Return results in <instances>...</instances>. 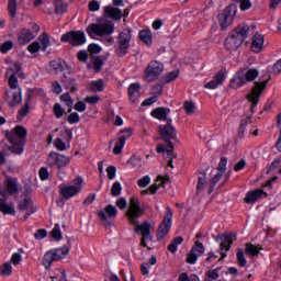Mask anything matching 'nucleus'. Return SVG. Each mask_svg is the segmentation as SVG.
<instances>
[{
  "mask_svg": "<svg viewBox=\"0 0 281 281\" xmlns=\"http://www.w3.org/2000/svg\"><path fill=\"white\" fill-rule=\"evenodd\" d=\"M142 214H144V210L139 204V200L135 196L131 198L126 216L131 225H134L135 234H138V236H142V239H140L142 246L148 247L147 243H150V240H153V235L150 234V229H153V226L148 222H144L139 224L137 218H139Z\"/></svg>",
  "mask_w": 281,
  "mask_h": 281,
  "instance_id": "1",
  "label": "nucleus"
},
{
  "mask_svg": "<svg viewBox=\"0 0 281 281\" xmlns=\"http://www.w3.org/2000/svg\"><path fill=\"white\" fill-rule=\"evenodd\" d=\"M87 32L91 38H95V36H105L103 38V43L109 46L115 43V38L111 36L113 32H115V24L113 22H100L90 24L87 27Z\"/></svg>",
  "mask_w": 281,
  "mask_h": 281,
  "instance_id": "2",
  "label": "nucleus"
},
{
  "mask_svg": "<svg viewBox=\"0 0 281 281\" xmlns=\"http://www.w3.org/2000/svg\"><path fill=\"white\" fill-rule=\"evenodd\" d=\"M5 137L9 142V150L13 155H23V144H25V137H27V130L25 127L18 125L10 132H7Z\"/></svg>",
  "mask_w": 281,
  "mask_h": 281,
  "instance_id": "3",
  "label": "nucleus"
},
{
  "mask_svg": "<svg viewBox=\"0 0 281 281\" xmlns=\"http://www.w3.org/2000/svg\"><path fill=\"white\" fill-rule=\"evenodd\" d=\"M249 36V25H239L237 26L233 33L225 41V48L229 52H235L238 49L243 43H245V38Z\"/></svg>",
  "mask_w": 281,
  "mask_h": 281,
  "instance_id": "4",
  "label": "nucleus"
},
{
  "mask_svg": "<svg viewBox=\"0 0 281 281\" xmlns=\"http://www.w3.org/2000/svg\"><path fill=\"white\" fill-rule=\"evenodd\" d=\"M82 188H85V179L77 177L70 184H60L59 194H61L63 199L69 201V199L78 196V194L82 192Z\"/></svg>",
  "mask_w": 281,
  "mask_h": 281,
  "instance_id": "5",
  "label": "nucleus"
},
{
  "mask_svg": "<svg viewBox=\"0 0 281 281\" xmlns=\"http://www.w3.org/2000/svg\"><path fill=\"white\" fill-rule=\"evenodd\" d=\"M259 76V72L256 68H250L248 70H241L237 72L231 80V87L233 89H240L247 82L256 80V77Z\"/></svg>",
  "mask_w": 281,
  "mask_h": 281,
  "instance_id": "6",
  "label": "nucleus"
},
{
  "mask_svg": "<svg viewBox=\"0 0 281 281\" xmlns=\"http://www.w3.org/2000/svg\"><path fill=\"white\" fill-rule=\"evenodd\" d=\"M164 74V64L161 61L151 60L144 72V80L146 82H155Z\"/></svg>",
  "mask_w": 281,
  "mask_h": 281,
  "instance_id": "7",
  "label": "nucleus"
},
{
  "mask_svg": "<svg viewBox=\"0 0 281 281\" xmlns=\"http://www.w3.org/2000/svg\"><path fill=\"white\" fill-rule=\"evenodd\" d=\"M19 79H16V75L12 74L9 77V86L10 90H7V98H12V102L10 103V106H16V104H21V100H23V97L21 94V90L18 88Z\"/></svg>",
  "mask_w": 281,
  "mask_h": 281,
  "instance_id": "8",
  "label": "nucleus"
},
{
  "mask_svg": "<svg viewBox=\"0 0 281 281\" xmlns=\"http://www.w3.org/2000/svg\"><path fill=\"white\" fill-rule=\"evenodd\" d=\"M171 227H172V209L167 206L164 221L159 225L157 231V240H164V238L168 235V232H170Z\"/></svg>",
  "mask_w": 281,
  "mask_h": 281,
  "instance_id": "9",
  "label": "nucleus"
},
{
  "mask_svg": "<svg viewBox=\"0 0 281 281\" xmlns=\"http://www.w3.org/2000/svg\"><path fill=\"white\" fill-rule=\"evenodd\" d=\"M271 80V76L269 75H263L260 77L259 81L256 82L255 88L252 89L251 93L248 94V100L256 104H258V98H260V93L265 91V87H267V82Z\"/></svg>",
  "mask_w": 281,
  "mask_h": 281,
  "instance_id": "10",
  "label": "nucleus"
},
{
  "mask_svg": "<svg viewBox=\"0 0 281 281\" xmlns=\"http://www.w3.org/2000/svg\"><path fill=\"white\" fill-rule=\"evenodd\" d=\"M238 8H236V4H231L222 13H220L218 23L223 30L228 27V25H232V21H234V16H236Z\"/></svg>",
  "mask_w": 281,
  "mask_h": 281,
  "instance_id": "11",
  "label": "nucleus"
},
{
  "mask_svg": "<svg viewBox=\"0 0 281 281\" xmlns=\"http://www.w3.org/2000/svg\"><path fill=\"white\" fill-rule=\"evenodd\" d=\"M131 30L125 29L123 32L120 33L117 37V54L119 56H125L128 52V47L131 46Z\"/></svg>",
  "mask_w": 281,
  "mask_h": 281,
  "instance_id": "12",
  "label": "nucleus"
},
{
  "mask_svg": "<svg viewBox=\"0 0 281 281\" xmlns=\"http://www.w3.org/2000/svg\"><path fill=\"white\" fill-rule=\"evenodd\" d=\"M64 43H70V45H85L87 43V36L82 31H71L61 36Z\"/></svg>",
  "mask_w": 281,
  "mask_h": 281,
  "instance_id": "13",
  "label": "nucleus"
},
{
  "mask_svg": "<svg viewBox=\"0 0 281 281\" xmlns=\"http://www.w3.org/2000/svg\"><path fill=\"white\" fill-rule=\"evenodd\" d=\"M69 157L55 151H50L47 157V164L50 168H54V166H57V168H65L66 166H69Z\"/></svg>",
  "mask_w": 281,
  "mask_h": 281,
  "instance_id": "14",
  "label": "nucleus"
},
{
  "mask_svg": "<svg viewBox=\"0 0 281 281\" xmlns=\"http://www.w3.org/2000/svg\"><path fill=\"white\" fill-rule=\"evenodd\" d=\"M160 135L165 142H170L177 137V130L172 126V120H167L166 125H160Z\"/></svg>",
  "mask_w": 281,
  "mask_h": 281,
  "instance_id": "15",
  "label": "nucleus"
},
{
  "mask_svg": "<svg viewBox=\"0 0 281 281\" xmlns=\"http://www.w3.org/2000/svg\"><path fill=\"white\" fill-rule=\"evenodd\" d=\"M205 254V246L203 244L196 241L192 247L191 252L187 257V262L189 265H194L196 260H199V256H203Z\"/></svg>",
  "mask_w": 281,
  "mask_h": 281,
  "instance_id": "16",
  "label": "nucleus"
},
{
  "mask_svg": "<svg viewBox=\"0 0 281 281\" xmlns=\"http://www.w3.org/2000/svg\"><path fill=\"white\" fill-rule=\"evenodd\" d=\"M34 38H36V33L30 31V29H23L18 35L20 45H27V43H31Z\"/></svg>",
  "mask_w": 281,
  "mask_h": 281,
  "instance_id": "17",
  "label": "nucleus"
},
{
  "mask_svg": "<svg viewBox=\"0 0 281 281\" xmlns=\"http://www.w3.org/2000/svg\"><path fill=\"white\" fill-rule=\"evenodd\" d=\"M99 218L101 221H109V218H115L117 216V209L111 204L106 205L103 211H99Z\"/></svg>",
  "mask_w": 281,
  "mask_h": 281,
  "instance_id": "18",
  "label": "nucleus"
},
{
  "mask_svg": "<svg viewBox=\"0 0 281 281\" xmlns=\"http://www.w3.org/2000/svg\"><path fill=\"white\" fill-rule=\"evenodd\" d=\"M19 207L21 212H26L27 216L36 212V209L34 207V203L32 202V198L30 196H25L23 200H21Z\"/></svg>",
  "mask_w": 281,
  "mask_h": 281,
  "instance_id": "19",
  "label": "nucleus"
},
{
  "mask_svg": "<svg viewBox=\"0 0 281 281\" xmlns=\"http://www.w3.org/2000/svg\"><path fill=\"white\" fill-rule=\"evenodd\" d=\"M225 72L220 71L217 72L214 78L209 81L207 83H205V89H218V87H221V85H223V82H225Z\"/></svg>",
  "mask_w": 281,
  "mask_h": 281,
  "instance_id": "20",
  "label": "nucleus"
},
{
  "mask_svg": "<svg viewBox=\"0 0 281 281\" xmlns=\"http://www.w3.org/2000/svg\"><path fill=\"white\" fill-rule=\"evenodd\" d=\"M218 238H225V240L220 245L221 251H229L232 243L236 240V234L231 233L228 235H218L217 237H215V240H218Z\"/></svg>",
  "mask_w": 281,
  "mask_h": 281,
  "instance_id": "21",
  "label": "nucleus"
},
{
  "mask_svg": "<svg viewBox=\"0 0 281 281\" xmlns=\"http://www.w3.org/2000/svg\"><path fill=\"white\" fill-rule=\"evenodd\" d=\"M166 183H168V178L158 176L155 183L150 186L147 190L142 191V194H148V192H150V194H155V192H157L159 188H164Z\"/></svg>",
  "mask_w": 281,
  "mask_h": 281,
  "instance_id": "22",
  "label": "nucleus"
},
{
  "mask_svg": "<svg viewBox=\"0 0 281 281\" xmlns=\"http://www.w3.org/2000/svg\"><path fill=\"white\" fill-rule=\"evenodd\" d=\"M265 47V36L261 34H256L252 37L251 42V50L255 52V54H260Z\"/></svg>",
  "mask_w": 281,
  "mask_h": 281,
  "instance_id": "23",
  "label": "nucleus"
},
{
  "mask_svg": "<svg viewBox=\"0 0 281 281\" xmlns=\"http://www.w3.org/2000/svg\"><path fill=\"white\" fill-rule=\"evenodd\" d=\"M169 114H170V109H168V108H157L154 111H151V115L156 120H160V121H165V122H168V120H172V119H168Z\"/></svg>",
  "mask_w": 281,
  "mask_h": 281,
  "instance_id": "24",
  "label": "nucleus"
},
{
  "mask_svg": "<svg viewBox=\"0 0 281 281\" xmlns=\"http://www.w3.org/2000/svg\"><path fill=\"white\" fill-rule=\"evenodd\" d=\"M262 196L267 198V193L258 189V190L248 192L246 194L245 201L246 203H256V201H258L259 199H262Z\"/></svg>",
  "mask_w": 281,
  "mask_h": 281,
  "instance_id": "25",
  "label": "nucleus"
},
{
  "mask_svg": "<svg viewBox=\"0 0 281 281\" xmlns=\"http://www.w3.org/2000/svg\"><path fill=\"white\" fill-rule=\"evenodd\" d=\"M262 251V246L254 245L251 243L245 244V254L250 258H256Z\"/></svg>",
  "mask_w": 281,
  "mask_h": 281,
  "instance_id": "26",
  "label": "nucleus"
},
{
  "mask_svg": "<svg viewBox=\"0 0 281 281\" xmlns=\"http://www.w3.org/2000/svg\"><path fill=\"white\" fill-rule=\"evenodd\" d=\"M140 89H142V87L139 86V83L130 85L128 95H130L131 102H137V100H139Z\"/></svg>",
  "mask_w": 281,
  "mask_h": 281,
  "instance_id": "27",
  "label": "nucleus"
},
{
  "mask_svg": "<svg viewBox=\"0 0 281 281\" xmlns=\"http://www.w3.org/2000/svg\"><path fill=\"white\" fill-rule=\"evenodd\" d=\"M104 12L110 19H114V21H120V19H122V10L115 7L108 5L104 8Z\"/></svg>",
  "mask_w": 281,
  "mask_h": 281,
  "instance_id": "28",
  "label": "nucleus"
},
{
  "mask_svg": "<svg viewBox=\"0 0 281 281\" xmlns=\"http://www.w3.org/2000/svg\"><path fill=\"white\" fill-rule=\"evenodd\" d=\"M55 260L57 259L54 250H49L48 252H46L43 258V265L45 269H49V267H52V262H55Z\"/></svg>",
  "mask_w": 281,
  "mask_h": 281,
  "instance_id": "29",
  "label": "nucleus"
},
{
  "mask_svg": "<svg viewBox=\"0 0 281 281\" xmlns=\"http://www.w3.org/2000/svg\"><path fill=\"white\" fill-rule=\"evenodd\" d=\"M7 190L9 194H16V191L19 190V183L16 182V179H7Z\"/></svg>",
  "mask_w": 281,
  "mask_h": 281,
  "instance_id": "30",
  "label": "nucleus"
},
{
  "mask_svg": "<svg viewBox=\"0 0 281 281\" xmlns=\"http://www.w3.org/2000/svg\"><path fill=\"white\" fill-rule=\"evenodd\" d=\"M69 5L67 2H64L63 0H56L55 1V14H65L67 12Z\"/></svg>",
  "mask_w": 281,
  "mask_h": 281,
  "instance_id": "31",
  "label": "nucleus"
},
{
  "mask_svg": "<svg viewBox=\"0 0 281 281\" xmlns=\"http://www.w3.org/2000/svg\"><path fill=\"white\" fill-rule=\"evenodd\" d=\"M47 69L50 74H60L63 71V64L60 60H53L48 64Z\"/></svg>",
  "mask_w": 281,
  "mask_h": 281,
  "instance_id": "32",
  "label": "nucleus"
},
{
  "mask_svg": "<svg viewBox=\"0 0 281 281\" xmlns=\"http://www.w3.org/2000/svg\"><path fill=\"white\" fill-rule=\"evenodd\" d=\"M53 254H55L56 260H63V258H67V255L69 254V248L67 246H64L61 248L53 249Z\"/></svg>",
  "mask_w": 281,
  "mask_h": 281,
  "instance_id": "33",
  "label": "nucleus"
},
{
  "mask_svg": "<svg viewBox=\"0 0 281 281\" xmlns=\"http://www.w3.org/2000/svg\"><path fill=\"white\" fill-rule=\"evenodd\" d=\"M139 38L146 45H153V33L149 30L140 31Z\"/></svg>",
  "mask_w": 281,
  "mask_h": 281,
  "instance_id": "34",
  "label": "nucleus"
},
{
  "mask_svg": "<svg viewBox=\"0 0 281 281\" xmlns=\"http://www.w3.org/2000/svg\"><path fill=\"white\" fill-rule=\"evenodd\" d=\"M0 212L2 214H11V215L15 214L14 204H12V203L8 204L5 202H1V200H0Z\"/></svg>",
  "mask_w": 281,
  "mask_h": 281,
  "instance_id": "35",
  "label": "nucleus"
},
{
  "mask_svg": "<svg viewBox=\"0 0 281 281\" xmlns=\"http://www.w3.org/2000/svg\"><path fill=\"white\" fill-rule=\"evenodd\" d=\"M181 243H183V237L179 236L173 238V240L168 246V251H170L171 254H177V248L179 247V245H181Z\"/></svg>",
  "mask_w": 281,
  "mask_h": 281,
  "instance_id": "36",
  "label": "nucleus"
},
{
  "mask_svg": "<svg viewBox=\"0 0 281 281\" xmlns=\"http://www.w3.org/2000/svg\"><path fill=\"white\" fill-rule=\"evenodd\" d=\"M90 89L94 93H98L99 91H104V80L98 79L95 81H92L90 85Z\"/></svg>",
  "mask_w": 281,
  "mask_h": 281,
  "instance_id": "37",
  "label": "nucleus"
},
{
  "mask_svg": "<svg viewBox=\"0 0 281 281\" xmlns=\"http://www.w3.org/2000/svg\"><path fill=\"white\" fill-rule=\"evenodd\" d=\"M37 41V43H41L43 52H45V49H47V47L52 45V42L49 41V35H47L46 33L40 35Z\"/></svg>",
  "mask_w": 281,
  "mask_h": 281,
  "instance_id": "38",
  "label": "nucleus"
},
{
  "mask_svg": "<svg viewBox=\"0 0 281 281\" xmlns=\"http://www.w3.org/2000/svg\"><path fill=\"white\" fill-rule=\"evenodd\" d=\"M18 7H19V4L16 3V0H9L8 1V12L10 14L11 19H15Z\"/></svg>",
  "mask_w": 281,
  "mask_h": 281,
  "instance_id": "39",
  "label": "nucleus"
},
{
  "mask_svg": "<svg viewBox=\"0 0 281 281\" xmlns=\"http://www.w3.org/2000/svg\"><path fill=\"white\" fill-rule=\"evenodd\" d=\"M61 102L65 103L66 106H68V113H71V106H74V100L71 99V95L69 93H64L60 95Z\"/></svg>",
  "mask_w": 281,
  "mask_h": 281,
  "instance_id": "40",
  "label": "nucleus"
},
{
  "mask_svg": "<svg viewBox=\"0 0 281 281\" xmlns=\"http://www.w3.org/2000/svg\"><path fill=\"white\" fill-rule=\"evenodd\" d=\"M0 276H12V263L5 262L2 266H0Z\"/></svg>",
  "mask_w": 281,
  "mask_h": 281,
  "instance_id": "41",
  "label": "nucleus"
},
{
  "mask_svg": "<svg viewBox=\"0 0 281 281\" xmlns=\"http://www.w3.org/2000/svg\"><path fill=\"white\" fill-rule=\"evenodd\" d=\"M172 143L168 142V148H166V146L164 145H158L157 146V153H167V156L170 158L172 157Z\"/></svg>",
  "mask_w": 281,
  "mask_h": 281,
  "instance_id": "42",
  "label": "nucleus"
},
{
  "mask_svg": "<svg viewBox=\"0 0 281 281\" xmlns=\"http://www.w3.org/2000/svg\"><path fill=\"white\" fill-rule=\"evenodd\" d=\"M183 109L188 115H192L196 111V104L193 101H184Z\"/></svg>",
  "mask_w": 281,
  "mask_h": 281,
  "instance_id": "43",
  "label": "nucleus"
},
{
  "mask_svg": "<svg viewBox=\"0 0 281 281\" xmlns=\"http://www.w3.org/2000/svg\"><path fill=\"white\" fill-rule=\"evenodd\" d=\"M177 78H179V70H172L171 72L162 77V81L168 85L169 82H172V80H177Z\"/></svg>",
  "mask_w": 281,
  "mask_h": 281,
  "instance_id": "44",
  "label": "nucleus"
},
{
  "mask_svg": "<svg viewBox=\"0 0 281 281\" xmlns=\"http://www.w3.org/2000/svg\"><path fill=\"white\" fill-rule=\"evenodd\" d=\"M237 262L239 267H245L247 265V258H245V251L243 249H237Z\"/></svg>",
  "mask_w": 281,
  "mask_h": 281,
  "instance_id": "45",
  "label": "nucleus"
},
{
  "mask_svg": "<svg viewBox=\"0 0 281 281\" xmlns=\"http://www.w3.org/2000/svg\"><path fill=\"white\" fill-rule=\"evenodd\" d=\"M111 194L112 196H120V194H122V183H120V181H115L112 184Z\"/></svg>",
  "mask_w": 281,
  "mask_h": 281,
  "instance_id": "46",
  "label": "nucleus"
},
{
  "mask_svg": "<svg viewBox=\"0 0 281 281\" xmlns=\"http://www.w3.org/2000/svg\"><path fill=\"white\" fill-rule=\"evenodd\" d=\"M126 143L124 142V138H119V140L115 143V146L113 148L114 155H120Z\"/></svg>",
  "mask_w": 281,
  "mask_h": 281,
  "instance_id": "47",
  "label": "nucleus"
},
{
  "mask_svg": "<svg viewBox=\"0 0 281 281\" xmlns=\"http://www.w3.org/2000/svg\"><path fill=\"white\" fill-rule=\"evenodd\" d=\"M128 164H131V166H133V168H142V166H143L142 157L132 156L128 160Z\"/></svg>",
  "mask_w": 281,
  "mask_h": 281,
  "instance_id": "48",
  "label": "nucleus"
},
{
  "mask_svg": "<svg viewBox=\"0 0 281 281\" xmlns=\"http://www.w3.org/2000/svg\"><path fill=\"white\" fill-rule=\"evenodd\" d=\"M223 268L218 267V268H215L213 270H210L206 276L207 278H210L211 280H218V278L221 277V270Z\"/></svg>",
  "mask_w": 281,
  "mask_h": 281,
  "instance_id": "49",
  "label": "nucleus"
},
{
  "mask_svg": "<svg viewBox=\"0 0 281 281\" xmlns=\"http://www.w3.org/2000/svg\"><path fill=\"white\" fill-rule=\"evenodd\" d=\"M217 172H221L222 175H225V172H227V158H221L217 167Z\"/></svg>",
  "mask_w": 281,
  "mask_h": 281,
  "instance_id": "50",
  "label": "nucleus"
},
{
  "mask_svg": "<svg viewBox=\"0 0 281 281\" xmlns=\"http://www.w3.org/2000/svg\"><path fill=\"white\" fill-rule=\"evenodd\" d=\"M53 111H54L55 117H57V120H60V117H63V115H65V109H63V106L59 103H56L54 105Z\"/></svg>",
  "mask_w": 281,
  "mask_h": 281,
  "instance_id": "51",
  "label": "nucleus"
},
{
  "mask_svg": "<svg viewBox=\"0 0 281 281\" xmlns=\"http://www.w3.org/2000/svg\"><path fill=\"white\" fill-rule=\"evenodd\" d=\"M13 47H14V43H12V41H7L1 44L0 52L2 54H8V52H10V49H12Z\"/></svg>",
  "mask_w": 281,
  "mask_h": 281,
  "instance_id": "52",
  "label": "nucleus"
},
{
  "mask_svg": "<svg viewBox=\"0 0 281 281\" xmlns=\"http://www.w3.org/2000/svg\"><path fill=\"white\" fill-rule=\"evenodd\" d=\"M52 237L55 238V240H60L63 238V233L60 232V225L56 224L53 231L50 232Z\"/></svg>",
  "mask_w": 281,
  "mask_h": 281,
  "instance_id": "53",
  "label": "nucleus"
},
{
  "mask_svg": "<svg viewBox=\"0 0 281 281\" xmlns=\"http://www.w3.org/2000/svg\"><path fill=\"white\" fill-rule=\"evenodd\" d=\"M27 50L31 54H36L37 52H41V43L38 41L31 43L27 47Z\"/></svg>",
  "mask_w": 281,
  "mask_h": 281,
  "instance_id": "54",
  "label": "nucleus"
},
{
  "mask_svg": "<svg viewBox=\"0 0 281 281\" xmlns=\"http://www.w3.org/2000/svg\"><path fill=\"white\" fill-rule=\"evenodd\" d=\"M54 146H55V148H56L57 150H60V151L67 150V144H65V143L63 142V138H56V139H55V143H54Z\"/></svg>",
  "mask_w": 281,
  "mask_h": 281,
  "instance_id": "55",
  "label": "nucleus"
},
{
  "mask_svg": "<svg viewBox=\"0 0 281 281\" xmlns=\"http://www.w3.org/2000/svg\"><path fill=\"white\" fill-rule=\"evenodd\" d=\"M239 2V10L245 12V10H250L251 8V0H238Z\"/></svg>",
  "mask_w": 281,
  "mask_h": 281,
  "instance_id": "56",
  "label": "nucleus"
},
{
  "mask_svg": "<svg viewBox=\"0 0 281 281\" xmlns=\"http://www.w3.org/2000/svg\"><path fill=\"white\" fill-rule=\"evenodd\" d=\"M106 172L108 179H110V181H113V179H115V175H117V168H115V166H109L106 168Z\"/></svg>",
  "mask_w": 281,
  "mask_h": 281,
  "instance_id": "57",
  "label": "nucleus"
},
{
  "mask_svg": "<svg viewBox=\"0 0 281 281\" xmlns=\"http://www.w3.org/2000/svg\"><path fill=\"white\" fill-rule=\"evenodd\" d=\"M119 135H120L119 139H124V142L126 143V139H128V137H131L133 133L131 132V128H126V130H121Z\"/></svg>",
  "mask_w": 281,
  "mask_h": 281,
  "instance_id": "58",
  "label": "nucleus"
},
{
  "mask_svg": "<svg viewBox=\"0 0 281 281\" xmlns=\"http://www.w3.org/2000/svg\"><path fill=\"white\" fill-rule=\"evenodd\" d=\"M88 52H90V54H100V52H102V47L98 44H90L88 46Z\"/></svg>",
  "mask_w": 281,
  "mask_h": 281,
  "instance_id": "59",
  "label": "nucleus"
},
{
  "mask_svg": "<svg viewBox=\"0 0 281 281\" xmlns=\"http://www.w3.org/2000/svg\"><path fill=\"white\" fill-rule=\"evenodd\" d=\"M251 122V119H247L246 121H243L239 131H238V136L239 137H245V126H247Z\"/></svg>",
  "mask_w": 281,
  "mask_h": 281,
  "instance_id": "60",
  "label": "nucleus"
},
{
  "mask_svg": "<svg viewBox=\"0 0 281 281\" xmlns=\"http://www.w3.org/2000/svg\"><path fill=\"white\" fill-rule=\"evenodd\" d=\"M151 93H153V95H156V99L159 98V95H161V93H164V86H161V85H156V86L151 89Z\"/></svg>",
  "mask_w": 281,
  "mask_h": 281,
  "instance_id": "61",
  "label": "nucleus"
},
{
  "mask_svg": "<svg viewBox=\"0 0 281 281\" xmlns=\"http://www.w3.org/2000/svg\"><path fill=\"white\" fill-rule=\"evenodd\" d=\"M68 122L69 124H78L80 122V115L76 112L69 114Z\"/></svg>",
  "mask_w": 281,
  "mask_h": 281,
  "instance_id": "62",
  "label": "nucleus"
},
{
  "mask_svg": "<svg viewBox=\"0 0 281 281\" xmlns=\"http://www.w3.org/2000/svg\"><path fill=\"white\" fill-rule=\"evenodd\" d=\"M139 188H146L150 183V176H145L137 181Z\"/></svg>",
  "mask_w": 281,
  "mask_h": 281,
  "instance_id": "63",
  "label": "nucleus"
},
{
  "mask_svg": "<svg viewBox=\"0 0 281 281\" xmlns=\"http://www.w3.org/2000/svg\"><path fill=\"white\" fill-rule=\"evenodd\" d=\"M85 102H87L88 104H98V102H100V97L99 95L86 97Z\"/></svg>",
  "mask_w": 281,
  "mask_h": 281,
  "instance_id": "64",
  "label": "nucleus"
}]
</instances>
